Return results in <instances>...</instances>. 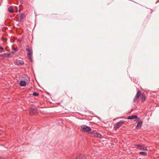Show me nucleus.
Returning a JSON list of instances; mask_svg holds the SVG:
<instances>
[{"mask_svg":"<svg viewBox=\"0 0 159 159\" xmlns=\"http://www.w3.org/2000/svg\"><path fill=\"white\" fill-rule=\"evenodd\" d=\"M26 50H28V49H30V48H29V47L28 45H25V47Z\"/></svg>","mask_w":159,"mask_h":159,"instance_id":"nucleus-22","label":"nucleus"},{"mask_svg":"<svg viewBox=\"0 0 159 159\" xmlns=\"http://www.w3.org/2000/svg\"><path fill=\"white\" fill-rule=\"evenodd\" d=\"M57 15V14H53L52 15V18H55L56 17V16Z\"/></svg>","mask_w":159,"mask_h":159,"instance_id":"nucleus-21","label":"nucleus"},{"mask_svg":"<svg viewBox=\"0 0 159 159\" xmlns=\"http://www.w3.org/2000/svg\"><path fill=\"white\" fill-rule=\"evenodd\" d=\"M19 84L21 86H25L26 85V82L25 81L21 80L20 81Z\"/></svg>","mask_w":159,"mask_h":159,"instance_id":"nucleus-12","label":"nucleus"},{"mask_svg":"<svg viewBox=\"0 0 159 159\" xmlns=\"http://www.w3.org/2000/svg\"><path fill=\"white\" fill-rule=\"evenodd\" d=\"M33 95L34 96H37L39 95V94L36 92H34L33 93Z\"/></svg>","mask_w":159,"mask_h":159,"instance_id":"nucleus-19","label":"nucleus"},{"mask_svg":"<svg viewBox=\"0 0 159 159\" xmlns=\"http://www.w3.org/2000/svg\"><path fill=\"white\" fill-rule=\"evenodd\" d=\"M27 52V57L29 58V60L30 61L32 62L33 61V59H32V54H33V52L31 50V49H28V50H26Z\"/></svg>","mask_w":159,"mask_h":159,"instance_id":"nucleus-3","label":"nucleus"},{"mask_svg":"<svg viewBox=\"0 0 159 159\" xmlns=\"http://www.w3.org/2000/svg\"><path fill=\"white\" fill-rule=\"evenodd\" d=\"M29 114L30 115H33L38 113V111L36 108H32V107L29 109Z\"/></svg>","mask_w":159,"mask_h":159,"instance_id":"nucleus-6","label":"nucleus"},{"mask_svg":"<svg viewBox=\"0 0 159 159\" xmlns=\"http://www.w3.org/2000/svg\"><path fill=\"white\" fill-rule=\"evenodd\" d=\"M137 123V126H136V129H137L138 128L139 129L142 126L143 122H138Z\"/></svg>","mask_w":159,"mask_h":159,"instance_id":"nucleus-13","label":"nucleus"},{"mask_svg":"<svg viewBox=\"0 0 159 159\" xmlns=\"http://www.w3.org/2000/svg\"><path fill=\"white\" fill-rule=\"evenodd\" d=\"M139 153L144 156H147V153L145 152H140Z\"/></svg>","mask_w":159,"mask_h":159,"instance_id":"nucleus-18","label":"nucleus"},{"mask_svg":"<svg viewBox=\"0 0 159 159\" xmlns=\"http://www.w3.org/2000/svg\"><path fill=\"white\" fill-rule=\"evenodd\" d=\"M14 63L16 65H20L24 64V61L22 60H16Z\"/></svg>","mask_w":159,"mask_h":159,"instance_id":"nucleus-8","label":"nucleus"},{"mask_svg":"<svg viewBox=\"0 0 159 159\" xmlns=\"http://www.w3.org/2000/svg\"><path fill=\"white\" fill-rule=\"evenodd\" d=\"M4 50V48H2L1 46H0V52H3V50Z\"/></svg>","mask_w":159,"mask_h":159,"instance_id":"nucleus-20","label":"nucleus"},{"mask_svg":"<svg viewBox=\"0 0 159 159\" xmlns=\"http://www.w3.org/2000/svg\"><path fill=\"white\" fill-rule=\"evenodd\" d=\"M90 134H91V136L92 137H97L98 138H100L102 136V135L101 134L97 133L95 131L91 132Z\"/></svg>","mask_w":159,"mask_h":159,"instance_id":"nucleus-4","label":"nucleus"},{"mask_svg":"<svg viewBox=\"0 0 159 159\" xmlns=\"http://www.w3.org/2000/svg\"><path fill=\"white\" fill-rule=\"evenodd\" d=\"M125 121L120 120L119 122H117L115 125L114 127V129L116 131L124 123Z\"/></svg>","mask_w":159,"mask_h":159,"instance_id":"nucleus-1","label":"nucleus"},{"mask_svg":"<svg viewBox=\"0 0 159 159\" xmlns=\"http://www.w3.org/2000/svg\"><path fill=\"white\" fill-rule=\"evenodd\" d=\"M136 118H137V116L136 115H133L132 116H129L127 118L128 120H132L134 119H136Z\"/></svg>","mask_w":159,"mask_h":159,"instance_id":"nucleus-11","label":"nucleus"},{"mask_svg":"<svg viewBox=\"0 0 159 159\" xmlns=\"http://www.w3.org/2000/svg\"><path fill=\"white\" fill-rule=\"evenodd\" d=\"M140 94L141 91L140 90H139L137 92L136 95H135V96L134 97L133 99V102L134 103L135 102V101L137 100L138 98L139 97H140Z\"/></svg>","mask_w":159,"mask_h":159,"instance_id":"nucleus-7","label":"nucleus"},{"mask_svg":"<svg viewBox=\"0 0 159 159\" xmlns=\"http://www.w3.org/2000/svg\"><path fill=\"white\" fill-rule=\"evenodd\" d=\"M81 127L82 130L85 132H90L91 131V129L89 127L85 125H83L81 126Z\"/></svg>","mask_w":159,"mask_h":159,"instance_id":"nucleus-5","label":"nucleus"},{"mask_svg":"<svg viewBox=\"0 0 159 159\" xmlns=\"http://www.w3.org/2000/svg\"><path fill=\"white\" fill-rule=\"evenodd\" d=\"M25 16L24 13H22L21 14L19 17H18V21L19 22H21L22 21V20L25 17Z\"/></svg>","mask_w":159,"mask_h":159,"instance_id":"nucleus-10","label":"nucleus"},{"mask_svg":"<svg viewBox=\"0 0 159 159\" xmlns=\"http://www.w3.org/2000/svg\"><path fill=\"white\" fill-rule=\"evenodd\" d=\"M15 51H17V48H15Z\"/></svg>","mask_w":159,"mask_h":159,"instance_id":"nucleus-24","label":"nucleus"},{"mask_svg":"<svg viewBox=\"0 0 159 159\" xmlns=\"http://www.w3.org/2000/svg\"><path fill=\"white\" fill-rule=\"evenodd\" d=\"M135 121L136 122V123L139 122H143L142 120H141L140 118L138 117L137 116V118H136V120Z\"/></svg>","mask_w":159,"mask_h":159,"instance_id":"nucleus-16","label":"nucleus"},{"mask_svg":"<svg viewBox=\"0 0 159 159\" xmlns=\"http://www.w3.org/2000/svg\"><path fill=\"white\" fill-rule=\"evenodd\" d=\"M142 102H144L145 100V98L146 97L145 94L144 93H141L140 96Z\"/></svg>","mask_w":159,"mask_h":159,"instance_id":"nucleus-9","label":"nucleus"},{"mask_svg":"<svg viewBox=\"0 0 159 159\" xmlns=\"http://www.w3.org/2000/svg\"><path fill=\"white\" fill-rule=\"evenodd\" d=\"M135 147L139 148L141 150H147L148 149L144 145L141 144H137L134 145Z\"/></svg>","mask_w":159,"mask_h":159,"instance_id":"nucleus-2","label":"nucleus"},{"mask_svg":"<svg viewBox=\"0 0 159 159\" xmlns=\"http://www.w3.org/2000/svg\"><path fill=\"white\" fill-rule=\"evenodd\" d=\"M76 159H87L85 156L83 155H80L79 157H77Z\"/></svg>","mask_w":159,"mask_h":159,"instance_id":"nucleus-14","label":"nucleus"},{"mask_svg":"<svg viewBox=\"0 0 159 159\" xmlns=\"http://www.w3.org/2000/svg\"><path fill=\"white\" fill-rule=\"evenodd\" d=\"M4 54H0V57H4Z\"/></svg>","mask_w":159,"mask_h":159,"instance_id":"nucleus-23","label":"nucleus"},{"mask_svg":"<svg viewBox=\"0 0 159 159\" xmlns=\"http://www.w3.org/2000/svg\"><path fill=\"white\" fill-rule=\"evenodd\" d=\"M4 57L7 58L11 57L10 56V54L8 53H4Z\"/></svg>","mask_w":159,"mask_h":159,"instance_id":"nucleus-17","label":"nucleus"},{"mask_svg":"<svg viewBox=\"0 0 159 159\" xmlns=\"http://www.w3.org/2000/svg\"><path fill=\"white\" fill-rule=\"evenodd\" d=\"M8 11L11 13H13L14 12V10L13 9V7L11 6H10L8 8Z\"/></svg>","mask_w":159,"mask_h":159,"instance_id":"nucleus-15","label":"nucleus"}]
</instances>
